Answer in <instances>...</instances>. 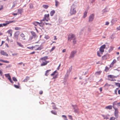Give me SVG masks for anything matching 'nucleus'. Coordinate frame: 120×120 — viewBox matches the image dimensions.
Returning a JSON list of instances; mask_svg holds the SVG:
<instances>
[{
    "label": "nucleus",
    "instance_id": "f257e3e1",
    "mask_svg": "<svg viewBox=\"0 0 120 120\" xmlns=\"http://www.w3.org/2000/svg\"><path fill=\"white\" fill-rule=\"evenodd\" d=\"M77 6L76 5L73 4L71 6V8L70 13L71 15L75 14L76 12V11L75 8H76Z\"/></svg>",
    "mask_w": 120,
    "mask_h": 120
},
{
    "label": "nucleus",
    "instance_id": "f03ea898",
    "mask_svg": "<svg viewBox=\"0 0 120 120\" xmlns=\"http://www.w3.org/2000/svg\"><path fill=\"white\" fill-rule=\"evenodd\" d=\"M75 35L74 34L72 33L69 34L68 36V40L70 41H71L72 39H73L74 38H75Z\"/></svg>",
    "mask_w": 120,
    "mask_h": 120
},
{
    "label": "nucleus",
    "instance_id": "7ed1b4c3",
    "mask_svg": "<svg viewBox=\"0 0 120 120\" xmlns=\"http://www.w3.org/2000/svg\"><path fill=\"white\" fill-rule=\"evenodd\" d=\"M72 106L74 109V111L75 113H78V108L76 105H72Z\"/></svg>",
    "mask_w": 120,
    "mask_h": 120
},
{
    "label": "nucleus",
    "instance_id": "20e7f679",
    "mask_svg": "<svg viewBox=\"0 0 120 120\" xmlns=\"http://www.w3.org/2000/svg\"><path fill=\"white\" fill-rule=\"evenodd\" d=\"M76 52L77 51L76 50L72 51L70 54V56L69 57V58H73L75 56V54L76 53Z\"/></svg>",
    "mask_w": 120,
    "mask_h": 120
},
{
    "label": "nucleus",
    "instance_id": "39448f33",
    "mask_svg": "<svg viewBox=\"0 0 120 120\" xmlns=\"http://www.w3.org/2000/svg\"><path fill=\"white\" fill-rule=\"evenodd\" d=\"M115 109L114 115L116 118H117L118 117V111L117 109L115 108L114 106H113Z\"/></svg>",
    "mask_w": 120,
    "mask_h": 120
},
{
    "label": "nucleus",
    "instance_id": "423d86ee",
    "mask_svg": "<svg viewBox=\"0 0 120 120\" xmlns=\"http://www.w3.org/2000/svg\"><path fill=\"white\" fill-rule=\"evenodd\" d=\"M106 45L104 44L101 46L100 48L99 51L101 52V54H102V52H104V49L105 48Z\"/></svg>",
    "mask_w": 120,
    "mask_h": 120
},
{
    "label": "nucleus",
    "instance_id": "0eeeda50",
    "mask_svg": "<svg viewBox=\"0 0 120 120\" xmlns=\"http://www.w3.org/2000/svg\"><path fill=\"white\" fill-rule=\"evenodd\" d=\"M19 33V31H17L14 34V38L16 40H18V37Z\"/></svg>",
    "mask_w": 120,
    "mask_h": 120
},
{
    "label": "nucleus",
    "instance_id": "6e6552de",
    "mask_svg": "<svg viewBox=\"0 0 120 120\" xmlns=\"http://www.w3.org/2000/svg\"><path fill=\"white\" fill-rule=\"evenodd\" d=\"M94 17V15L93 14H91L90 15L89 18V22H91L93 20Z\"/></svg>",
    "mask_w": 120,
    "mask_h": 120
},
{
    "label": "nucleus",
    "instance_id": "1a4fd4ad",
    "mask_svg": "<svg viewBox=\"0 0 120 120\" xmlns=\"http://www.w3.org/2000/svg\"><path fill=\"white\" fill-rule=\"evenodd\" d=\"M1 54L2 55L8 56V54L3 50H1L0 52Z\"/></svg>",
    "mask_w": 120,
    "mask_h": 120
},
{
    "label": "nucleus",
    "instance_id": "9d476101",
    "mask_svg": "<svg viewBox=\"0 0 120 120\" xmlns=\"http://www.w3.org/2000/svg\"><path fill=\"white\" fill-rule=\"evenodd\" d=\"M35 46L38 47V48L35 49V50H41L43 49V47L41 45H40V46H39V45H36Z\"/></svg>",
    "mask_w": 120,
    "mask_h": 120
},
{
    "label": "nucleus",
    "instance_id": "9b49d317",
    "mask_svg": "<svg viewBox=\"0 0 120 120\" xmlns=\"http://www.w3.org/2000/svg\"><path fill=\"white\" fill-rule=\"evenodd\" d=\"M48 59V57L47 56H46L43 57L41 58L40 59L41 60L45 61L46 60Z\"/></svg>",
    "mask_w": 120,
    "mask_h": 120
},
{
    "label": "nucleus",
    "instance_id": "f8f14e48",
    "mask_svg": "<svg viewBox=\"0 0 120 120\" xmlns=\"http://www.w3.org/2000/svg\"><path fill=\"white\" fill-rule=\"evenodd\" d=\"M109 9L108 8H106L102 10V11L103 13L108 12L109 11Z\"/></svg>",
    "mask_w": 120,
    "mask_h": 120
},
{
    "label": "nucleus",
    "instance_id": "ddd939ff",
    "mask_svg": "<svg viewBox=\"0 0 120 120\" xmlns=\"http://www.w3.org/2000/svg\"><path fill=\"white\" fill-rule=\"evenodd\" d=\"M51 71V70H47L45 72V75L46 76H48L49 74V72Z\"/></svg>",
    "mask_w": 120,
    "mask_h": 120
},
{
    "label": "nucleus",
    "instance_id": "4468645a",
    "mask_svg": "<svg viewBox=\"0 0 120 120\" xmlns=\"http://www.w3.org/2000/svg\"><path fill=\"white\" fill-rule=\"evenodd\" d=\"M30 77L28 76H26V79H24L23 81L24 82H26L27 81L29 80V79Z\"/></svg>",
    "mask_w": 120,
    "mask_h": 120
},
{
    "label": "nucleus",
    "instance_id": "2eb2a0df",
    "mask_svg": "<svg viewBox=\"0 0 120 120\" xmlns=\"http://www.w3.org/2000/svg\"><path fill=\"white\" fill-rule=\"evenodd\" d=\"M55 11L54 10H52L50 12V15L51 16H53L55 14Z\"/></svg>",
    "mask_w": 120,
    "mask_h": 120
},
{
    "label": "nucleus",
    "instance_id": "dca6fc26",
    "mask_svg": "<svg viewBox=\"0 0 120 120\" xmlns=\"http://www.w3.org/2000/svg\"><path fill=\"white\" fill-rule=\"evenodd\" d=\"M112 106L111 105H109L106 106L105 108L106 109H112Z\"/></svg>",
    "mask_w": 120,
    "mask_h": 120
},
{
    "label": "nucleus",
    "instance_id": "f3484780",
    "mask_svg": "<svg viewBox=\"0 0 120 120\" xmlns=\"http://www.w3.org/2000/svg\"><path fill=\"white\" fill-rule=\"evenodd\" d=\"M31 33L33 36L35 38L36 36V34L35 33L34 31H31Z\"/></svg>",
    "mask_w": 120,
    "mask_h": 120
},
{
    "label": "nucleus",
    "instance_id": "a211bd4d",
    "mask_svg": "<svg viewBox=\"0 0 120 120\" xmlns=\"http://www.w3.org/2000/svg\"><path fill=\"white\" fill-rule=\"evenodd\" d=\"M113 47L112 46H110L108 51L110 53V52L112 51L113 50Z\"/></svg>",
    "mask_w": 120,
    "mask_h": 120
},
{
    "label": "nucleus",
    "instance_id": "6ab92c4d",
    "mask_svg": "<svg viewBox=\"0 0 120 120\" xmlns=\"http://www.w3.org/2000/svg\"><path fill=\"white\" fill-rule=\"evenodd\" d=\"M102 71H98L95 73V75H99L100 74Z\"/></svg>",
    "mask_w": 120,
    "mask_h": 120
},
{
    "label": "nucleus",
    "instance_id": "aec40b11",
    "mask_svg": "<svg viewBox=\"0 0 120 120\" xmlns=\"http://www.w3.org/2000/svg\"><path fill=\"white\" fill-rule=\"evenodd\" d=\"M76 39V38H74L73 39V42L74 45L76 43V41L75 40Z\"/></svg>",
    "mask_w": 120,
    "mask_h": 120
},
{
    "label": "nucleus",
    "instance_id": "412c9836",
    "mask_svg": "<svg viewBox=\"0 0 120 120\" xmlns=\"http://www.w3.org/2000/svg\"><path fill=\"white\" fill-rule=\"evenodd\" d=\"M13 5L12 6V7H15V6L17 4V3L16 2V1H15L14 2H13Z\"/></svg>",
    "mask_w": 120,
    "mask_h": 120
},
{
    "label": "nucleus",
    "instance_id": "4be33fe9",
    "mask_svg": "<svg viewBox=\"0 0 120 120\" xmlns=\"http://www.w3.org/2000/svg\"><path fill=\"white\" fill-rule=\"evenodd\" d=\"M87 11H86V10L85 11V12L84 13V15L83 16V18H85L87 16Z\"/></svg>",
    "mask_w": 120,
    "mask_h": 120
},
{
    "label": "nucleus",
    "instance_id": "5701e85b",
    "mask_svg": "<svg viewBox=\"0 0 120 120\" xmlns=\"http://www.w3.org/2000/svg\"><path fill=\"white\" fill-rule=\"evenodd\" d=\"M51 113L54 115H56L57 114V112L55 110H52L51 111Z\"/></svg>",
    "mask_w": 120,
    "mask_h": 120
},
{
    "label": "nucleus",
    "instance_id": "b1692460",
    "mask_svg": "<svg viewBox=\"0 0 120 120\" xmlns=\"http://www.w3.org/2000/svg\"><path fill=\"white\" fill-rule=\"evenodd\" d=\"M49 7V6L48 5H43V7L44 8L47 9Z\"/></svg>",
    "mask_w": 120,
    "mask_h": 120
},
{
    "label": "nucleus",
    "instance_id": "393cba45",
    "mask_svg": "<svg viewBox=\"0 0 120 120\" xmlns=\"http://www.w3.org/2000/svg\"><path fill=\"white\" fill-rule=\"evenodd\" d=\"M47 65V63L45 62H42V63L41 64V66H43L46 65Z\"/></svg>",
    "mask_w": 120,
    "mask_h": 120
},
{
    "label": "nucleus",
    "instance_id": "a878e982",
    "mask_svg": "<svg viewBox=\"0 0 120 120\" xmlns=\"http://www.w3.org/2000/svg\"><path fill=\"white\" fill-rule=\"evenodd\" d=\"M109 68H108L107 66H106L105 69V71L107 72L109 71Z\"/></svg>",
    "mask_w": 120,
    "mask_h": 120
},
{
    "label": "nucleus",
    "instance_id": "bb28decb",
    "mask_svg": "<svg viewBox=\"0 0 120 120\" xmlns=\"http://www.w3.org/2000/svg\"><path fill=\"white\" fill-rule=\"evenodd\" d=\"M109 114H107L105 116V119L106 120L109 119Z\"/></svg>",
    "mask_w": 120,
    "mask_h": 120
},
{
    "label": "nucleus",
    "instance_id": "cd10ccee",
    "mask_svg": "<svg viewBox=\"0 0 120 120\" xmlns=\"http://www.w3.org/2000/svg\"><path fill=\"white\" fill-rule=\"evenodd\" d=\"M100 51H98L97 52V55L99 57H101V55L100 54H101V52H100Z\"/></svg>",
    "mask_w": 120,
    "mask_h": 120
},
{
    "label": "nucleus",
    "instance_id": "c85d7f7f",
    "mask_svg": "<svg viewBox=\"0 0 120 120\" xmlns=\"http://www.w3.org/2000/svg\"><path fill=\"white\" fill-rule=\"evenodd\" d=\"M29 7L30 8H33V4L32 3L29 4Z\"/></svg>",
    "mask_w": 120,
    "mask_h": 120
},
{
    "label": "nucleus",
    "instance_id": "c756f323",
    "mask_svg": "<svg viewBox=\"0 0 120 120\" xmlns=\"http://www.w3.org/2000/svg\"><path fill=\"white\" fill-rule=\"evenodd\" d=\"M62 20L61 18H59L58 20V22L60 24L62 23Z\"/></svg>",
    "mask_w": 120,
    "mask_h": 120
},
{
    "label": "nucleus",
    "instance_id": "7c9ffc66",
    "mask_svg": "<svg viewBox=\"0 0 120 120\" xmlns=\"http://www.w3.org/2000/svg\"><path fill=\"white\" fill-rule=\"evenodd\" d=\"M62 116L63 117H64V119L65 120H68L67 118V117L65 115H62Z\"/></svg>",
    "mask_w": 120,
    "mask_h": 120
},
{
    "label": "nucleus",
    "instance_id": "2f4dec72",
    "mask_svg": "<svg viewBox=\"0 0 120 120\" xmlns=\"http://www.w3.org/2000/svg\"><path fill=\"white\" fill-rule=\"evenodd\" d=\"M17 44L19 45L20 47H23V46L22 45V44L20 43H19L18 42H17Z\"/></svg>",
    "mask_w": 120,
    "mask_h": 120
},
{
    "label": "nucleus",
    "instance_id": "473e14b6",
    "mask_svg": "<svg viewBox=\"0 0 120 120\" xmlns=\"http://www.w3.org/2000/svg\"><path fill=\"white\" fill-rule=\"evenodd\" d=\"M49 14H48L47 15L45 14L44 15V17L46 19V18H48L49 17Z\"/></svg>",
    "mask_w": 120,
    "mask_h": 120
},
{
    "label": "nucleus",
    "instance_id": "72a5a7b5",
    "mask_svg": "<svg viewBox=\"0 0 120 120\" xmlns=\"http://www.w3.org/2000/svg\"><path fill=\"white\" fill-rule=\"evenodd\" d=\"M22 9H18V12L19 14H21L22 13Z\"/></svg>",
    "mask_w": 120,
    "mask_h": 120
},
{
    "label": "nucleus",
    "instance_id": "f704fd0d",
    "mask_svg": "<svg viewBox=\"0 0 120 120\" xmlns=\"http://www.w3.org/2000/svg\"><path fill=\"white\" fill-rule=\"evenodd\" d=\"M116 62V60L114 59L113 61L111 63V64H112V65H113V64Z\"/></svg>",
    "mask_w": 120,
    "mask_h": 120
},
{
    "label": "nucleus",
    "instance_id": "c9c22d12",
    "mask_svg": "<svg viewBox=\"0 0 120 120\" xmlns=\"http://www.w3.org/2000/svg\"><path fill=\"white\" fill-rule=\"evenodd\" d=\"M12 79L15 82H16L17 81V79L15 77H12Z\"/></svg>",
    "mask_w": 120,
    "mask_h": 120
},
{
    "label": "nucleus",
    "instance_id": "e433bc0d",
    "mask_svg": "<svg viewBox=\"0 0 120 120\" xmlns=\"http://www.w3.org/2000/svg\"><path fill=\"white\" fill-rule=\"evenodd\" d=\"M57 71L56 70L54 71L51 74V75L52 76L54 75L57 72Z\"/></svg>",
    "mask_w": 120,
    "mask_h": 120
},
{
    "label": "nucleus",
    "instance_id": "4c0bfd02",
    "mask_svg": "<svg viewBox=\"0 0 120 120\" xmlns=\"http://www.w3.org/2000/svg\"><path fill=\"white\" fill-rule=\"evenodd\" d=\"M14 86L17 89L19 88L20 86L15 84L14 85Z\"/></svg>",
    "mask_w": 120,
    "mask_h": 120
},
{
    "label": "nucleus",
    "instance_id": "58836bf2",
    "mask_svg": "<svg viewBox=\"0 0 120 120\" xmlns=\"http://www.w3.org/2000/svg\"><path fill=\"white\" fill-rule=\"evenodd\" d=\"M8 34H10L11 33H12V30H8L7 32Z\"/></svg>",
    "mask_w": 120,
    "mask_h": 120
},
{
    "label": "nucleus",
    "instance_id": "ea45409f",
    "mask_svg": "<svg viewBox=\"0 0 120 120\" xmlns=\"http://www.w3.org/2000/svg\"><path fill=\"white\" fill-rule=\"evenodd\" d=\"M45 22H44V23H43L41 24H40V25H39V26L41 27H43L45 25Z\"/></svg>",
    "mask_w": 120,
    "mask_h": 120
},
{
    "label": "nucleus",
    "instance_id": "a19ab883",
    "mask_svg": "<svg viewBox=\"0 0 120 120\" xmlns=\"http://www.w3.org/2000/svg\"><path fill=\"white\" fill-rule=\"evenodd\" d=\"M4 75L6 78H8L10 76V75L9 73H8V74H5Z\"/></svg>",
    "mask_w": 120,
    "mask_h": 120
},
{
    "label": "nucleus",
    "instance_id": "79ce46f5",
    "mask_svg": "<svg viewBox=\"0 0 120 120\" xmlns=\"http://www.w3.org/2000/svg\"><path fill=\"white\" fill-rule=\"evenodd\" d=\"M55 3H56L55 6L56 7H57L58 5V4L59 3V2L57 0H55Z\"/></svg>",
    "mask_w": 120,
    "mask_h": 120
},
{
    "label": "nucleus",
    "instance_id": "37998d69",
    "mask_svg": "<svg viewBox=\"0 0 120 120\" xmlns=\"http://www.w3.org/2000/svg\"><path fill=\"white\" fill-rule=\"evenodd\" d=\"M58 74H57L55 76L53 77V79H56L57 78V76H58Z\"/></svg>",
    "mask_w": 120,
    "mask_h": 120
},
{
    "label": "nucleus",
    "instance_id": "c03bdc74",
    "mask_svg": "<svg viewBox=\"0 0 120 120\" xmlns=\"http://www.w3.org/2000/svg\"><path fill=\"white\" fill-rule=\"evenodd\" d=\"M113 76V75H108V77H109L111 78H113V77H114Z\"/></svg>",
    "mask_w": 120,
    "mask_h": 120
},
{
    "label": "nucleus",
    "instance_id": "a18cd8bd",
    "mask_svg": "<svg viewBox=\"0 0 120 120\" xmlns=\"http://www.w3.org/2000/svg\"><path fill=\"white\" fill-rule=\"evenodd\" d=\"M21 29V28L19 27H16L15 28V30H20Z\"/></svg>",
    "mask_w": 120,
    "mask_h": 120
},
{
    "label": "nucleus",
    "instance_id": "49530a36",
    "mask_svg": "<svg viewBox=\"0 0 120 120\" xmlns=\"http://www.w3.org/2000/svg\"><path fill=\"white\" fill-rule=\"evenodd\" d=\"M68 116L69 117V119H70L71 120H73V119L71 116L68 115Z\"/></svg>",
    "mask_w": 120,
    "mask_h": 120
},
{
    "label": "nucleus",
    "instance_id": "de8ad7c7",
    "mask_svg": "<svg viewBox=\"0 0 120 120\" xmlns=\"http://www.w3.org/2000/svg\"><path fill=\"white\" fill-rule=\"evenodd\" d=\"M110 86V85L109 84L107 83H106L104 87H105L107 86L108 87H109Z\"/></svg>",
    "mask_w": 120,
    "mask_h": 120
},
{
    "label": "nucleus",
    "instance_id": "09e8293b",
    "mask_svg": "<svg viewBox=\"0 0 120 120\" xmlns=\"http://www.w3.org/2000/svg\"><path fill=\"white\" fill-rule=\"evenodd\" d=\"M55 48V46H53L52 47V49H51L50 52H52L53 50Z\"/></svg>",
    "mask_w": 120,
    "mask_h": 120
},
{
    "label": "nucleus",
    "instance_id": "8fccbe9b",
    "mask_svg": "<svg viewBox=\"0 0 120 120\" xmlns=\"http://www.w3.org/2000/svg\"><path fill=\"white\" fill-rule=\"evenodd\" d=\"M115 118L113 117H112L110 118V120H115Z\"/></svg>",
    "mask_w": 120,
    "mask_h": 120
},
{
    "label": "nucleus",
    "instance_id": "3c124183",
    "mask_svg": "<svg viewBox=\"0 0 120 120\" xmlns=\"http://www.w3.org/2000/svg\"><path fill=\"white\" fill-rule=\"evenodd\" d=\"M52 108L54 109H57V108L56 106L55 105H54L52 106Z\"/></svg>",
    "mask_w": 120,
    "mask_h": 120
},
{
    "label": "nucleus",
    "instance_id": "603ef678",
    "mask_svg": "<svg viewBox=\"0 0 120 120\" xmlns=\"http://www.w3.org/2000/svg\"><path fill=\"white\" fill-rule=\"evenodd\" d=\"M20 36L22 37V38H24L25 37L23 33H22L21 34Z\"/></svg>",
    "mask_w": 120,
    "mask_h": 120
},
{
    "label": "nucleus",
    "instance_id": "864d4df0",
    "mask_svg": "<svg viewBox=\"0 0 120 120\" xmlns=\"http://www.w3.org/2000/svg\"><path fill=\"white\" fill-rule=\"evenodd\" d=\"M116 86H118L119 87L120 86V83H118V82H117L116 83Z\"/></svg>",
    "mask_w": 120,
    "mask_h": 120
},
{
    "label": "nucleus",
    "instance_id": "5fc2aeb1",
    "mask_svg": "<svg viewBox=\"0 0 120 120\" xmlns=\"http://www.w3.org/2000/svg\"><path fill=\"white\" fill-rule=\"evenodd\" d=\"M11 65L10 64H9L8 66H6V68H8L11 67Z\"/></svg>",
    "mask_w": 120,
    "mask_h": 120
},
{
    "label": "nucleus",
    "instance_id": "6e6d98bb",
    "mask_svg": "<svg viewBox=\"0 0 120 120\" xmlns=\"http://www.w3.org/2000/svg\"><path fill=\"white\" fill-rule=\"evenodd\" d=\"M32 23L35 26H37L38 25L35 22H33Z\"/></svg>",
    "mask_w": 120,
    "mask_h": 120
},
{
    "label": "nucleus",
    "instance_id": "4d7b16f0",
    "mask_svg": "<svg viewBox=\"0 0 120 120\" xmlns=\"http://www.w3.org/2000/svg\"><path fill=\"white\" fill-rule=\"evenodd\" d=\"M27 48L31 49H33L34 48V47L33 46L30 47H27Z\"/></svg>",
    "mask_w": 120,
    "mask_h": 120
},
{
    "label": "nucleus",
    "instance_id": "13d9d810",
    "mask_svg": "<svg viewBox=\"0 0 120 120\" xmlns=\"http://www.w3.org/2000/svg\"><path fill=\"white\" fill-rule=\"evenodd\" d=\"M2 24L3 26H6L7 25L6 23H4L3 24Z\"/></svg>",
    "mask_w": 120,
    "mask_h": 120
},
{
    "label": "nucleus",
    "instance_id": "bf43d9fd",
    "mask_svg": "<svg viewBox=\"0 0 120 120\" xmlns=\"http://www.w3.org/2000/svg\"><path fill=\"white\" fill-rule=\"evenodd\" d=\"M117 104V102L116 101H115L113 103V106H114V105H116Z\"/></svg>",
    "mask_w": 120,
    "mask_h": 120
},
{
    "label": "nucleus",
    "instance_id": "052dcab7",
    "mask_svg": "<svg viewBox=\"0 0 120 120\" xmlns=\"http://www.w3.org/2000/svg\"><path fill=\"white\" fill-rule=\"evenodd\" d=\"M15 22V20H12V21H9V22H10V23H14Z\"/></svg>",
    "mask_w": 120,
    "mask_h": 120
},
{
    "label": "nucleus",
    "instance_id": "680f3d73",
    "mask_svg": "<svg viewBox=\"0 0 120 120\" xmlns=\"http://www.w3.org/2000/svg\"><path fill=\"white\" fill-rule=\"evenodd\" d=\"M18 54L17 53H13L12 54V56H16L17 55H18Z\"/></svg>",
    "mask_w": 120,
    "mask_h": 120
},
{
    "label": "nucleus",
    "instance_id": "e2e57ef3",
    "mask_svg": "<svg viewBox=\"0 0 120 120\" xmlns=\"http://www.w3.org/2000/svg\"><path fill=\"white\" fill-rule=\"evenodd\" d=\"M108 80H109L112 81H116V80H115V79H108Z\"/></svg>",
    "mask_w": 120,
    "mask_h": 120
},
{
    "label": "nucleus",
    "instance_id": "0e129e2a",
    "mask_svg": "<svg viewBox=\"0 0 120 120\" xmlns=\"http://www.w3.org/2000/svg\"><path fill=\"white\" fill-rule=\"evenodd\" d=\"M45 24H46V25H49L50 26H51L52 25V24L50 23H46V22H45Z\"/></svg>",
    "mask_w": 120,
    "mask_h": 120
},
{
    "label": "nucleus",
    "instance_id": "69168bd1",
    "mask_svg": "<svg viewBox=\"0 0 120 120\" xmlns=\"http://www.w3.org/2000/svg\"><path fill=\"white\" fill-rule=\"evenodd\" d=\"M111 22L112 23H114L115 22V19H112V20L111 21Z\"/></svg>",
    "mask_w": 120,
    "mask_h": 120
},
{
    "label": "nucleus",
    "instance_id": "338daca9",
    "mask_svg": "<svg viewBox=\"0 0 120 120\" xmlns=\"http://www.w3.org/2000/svg\"><path fill=\"white\" fill-rule=\"evenodd\" d=\"M60 64H59V65L58 66V68H57V70H59L60 69Z\"/></svg>",
    "mask_w": 120,
    "mask_h": 120
},
{
    "label": "nucleus",
    "instance_id": "774afa93",
    "mask_svg": "<svg viewBox=\"0 0 120 120\" xmlns=\"http://www.w3.org/2000/svg\"><path fill=\"white\" fill-rule=\"evenodd\" d=\"M109 22H106L105 23V25H108L109 24Z\"/></svg>",
    "mask_w": 120,
    "mask_h": 120
}]
</instances>
